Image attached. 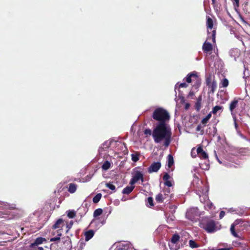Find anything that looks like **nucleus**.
Returning <instances> with one entry per match:
<instances>
[{
    "label": "nucleus",
    "instance_id": "4468645a",
    "mask_svg": "<svg viewBox=\"0 0 250 250\" xmlns=\"http://www.w3.org/2000/svg\"><path fill=\"white\" fill-rule=\"evenodd\" d=\"M207 85L210 88V91L212 93H213L217 87V83L215 81H213L212 82H210L209 79H208L207 80Z\"/></svg>",
    "mask_w": 250,
    "mask_h": 250
},
{
    "label": "nucleus",
    "instance_id": "ddd939ff",
    "mask_svg": "<svg viewBox=\"0 0 250 250\" xmlns=\"http://www.w3.org/2000/svg\"><path fill=\"white\" fill-rule=\"evenodd\" d=\"M208 192V190H207L205 194L203 196V198H204V201L205 202L206 200H207V203H206L205 205V208L206 209H211L212 207H213V204L211 202H210L209 201H208V195L206 194V193Z\"/></svg>",
    "mask_w": 250,
    "mask_h": 250
},
{
    "label": "nucleus",
    "instance_id": "7ed1b4c3",
    "mask_svg": "<svg viewBox=\"0 0 250 250\" xmlns=\"http://www.w3.org/2000/svg\"><path fill=\"white\" fill-rule=\"evenodd\" d=\"M207 25L208 28V40H211L213 42H215V34L216 31L215 30H213L211 33L209 32V30H211L213 28V21L210 18H208L207 21Z\"/></svg>",
    "mask_w": 250,
    "mask_h": 250
},
{
    "label": "nucleus",
    "instance_id": "412c9836",
    "mask_svg": "<svg viewBox=\"0 0 250 250\" xmlns=\"http://www.w3.org/2000/svg\"><path fill=\"white\" fill-rule=\"evenodd\" d=\"M238 104V100H234L232 101L229 104V110L231 113H234L233 110L236 108Z\"/></svg>",
    "mask_w": 250,
    "mask_h": 250
},
{
    "label": "nucleus",
    "instance_id": "13d9d810",
    "mask_svg": "<svg viewBox=\"0 0 250 250\" xmlns=\"http://www.w3.org/2000/svg\"><path fill=\"white\" fill-rule=\"evenodd\" d=\"M200 129V125H198L197 127V128H196V130L197 131L199 130Z\"/></svg>",
    "mask_w": 250,
    "mask_h": 250
},
{
    "label": "nucleus",
    "instance_id": "2eb2a0df",
    "mask_svg": "<svg viewBox=\"0 0 250 250\" xmlns=\"http://www.w3.org/2000/svg\"><path fill=\"white\" fill-rule=\"evenodd\" d=\"M169 175L168 173H166L163 176V180L165 181V185L167 186L168 188L172 186L171 182L169 180Z\"/></svg>",
    "mask_w": 250,
    "mask_h": 250
},
{
    "label": "nucleus",
    "instance_id": "49530a36",
    "mask_svg": "<svg viewBox=\"0 0 250 250\" xmlns=\"http://www.w3.org/2000/svg\"><path fill=\"white\" fill-rule=\"evenodd\" d=\"M231 114L234 121V123H236V117L235 114L234 113H231Z\"/></svg>",
    "mask_w": 250,
    "mask_h": 250
},
{
    "label": "nucleus",
    "instance_id": "5701e85b",
    "mask_svg": "<svg viewBox=\"0 0 250 250\" xmlns=\"http://www.w3.org/2000/svg\"><path fill=\"white\" fill-rule=\"evenodd\" d=\"M155 199L157 202L162 203L167 199V197L164 196L163 193H159L156 196Z\"/></svg>",
    "mask_w": 250,
    "mask_h": 250
},
{
    "label": "nucleus",
    "instance_id": "1a4fd4ad",
    "mask_svg": "<svg viewBox=\"0 0 250 250\" xmlns=\"http://www.w3.org/2000/svg\"><path fill=\"white\" fill-rule=\"evenodd\" d=\"M88 208L87 207V204H85L83 205L81 207H80L76 211V213L78 215H79L81 217L83 216L88 211Z\"/></svg>",
    "mask_w": 250,
    "mask_h": 250
},
{
    "label": "nucleus",
    "instance_id": "37998d69",
    "mask_svg": "<svg viewBox=\"0 0 250 250\" xmlns=\"http://www.w3.org/2000/svg\"><path fill=\"white\" fill-rule=\"evenodd\" d=\"M153 131H152L150 129H146L144 131V134L146 135H152Z\"/></svg>",
    "mask_w": 250,
    "mask_h": 250
},
{
    "label": "nucleus",
    "instance_id": "f03ea898",
    "mask_svg": "<svg viewBox=\"0 0 250 250\" xmlns=\"http://www.w3.org/2000/svg\"><path fill=\"white\" fill-rule=\"evenodd\" d=\"M200 226L208 233H213L218 229L216 226L215 221L207 218L202 220Z\"/></svg>",
    "mask_w": 250,
    "mask_h": 250
},
{
    "label": "nucleus",
    "instance_id": "8fccbe9b",
    "mask_svg": "<svg viewBox=\"0 0 250 250\" xmlns=\"http://www.w3.org/2000/svg\"><path fill=\"white\" fill-rule=\"evenodd\" d=\"M214 152H215V157H216V159H217V160L218 162L220 164H222V162H221V161L219 159V158H218V156H217V154H216V151H214Z\"/></svg>",
    "mask_w": 250,
    "mask_h": 250
},
{
    "label": "nucleus",
    "instance_id": "cd10ccee",
    "mask_svg": "<svg viewBox=\"0 0 250 250\" xmlns=\"http://www.w3.org/2000/svg\"><path fill=\"white\" fill-rule=\"evenodd\" d=\"M61 235H62V233L61 232V229H59L57 231V236L54 237L53 238H51L50 239V241L55 242L56 241L60 240V237L61 236Z\"/></svg>",
    "mask_w": 250,
    "mask_h": 250
},
{
    "label": "nucleus",
    "instance_id": "f704fd0d",
    "mask_svg": "<svg viewBox=\"0 0 250 250\" xmlns=\"http://www.w3.org/2000/svg\"><path fill=\"white\" fill-rule=\"evenodd\" d=\"M229 55L231 57H234L235 58V56H236L235 53L238 54V50L237 49H231L229 51Z\"/></svg>",
    "mask_w": 250,
    "mask_h": 250
},
{
    "label": "nucleus",
    "instance_id": "b1692460",
    "mask_svg": "<svg viewBox=\"0 0 250 250\" xmlns=\"http://www.w3.org/2000/svg\"><path fill=\"white\" fill-rule=\"evenodd\" d=\"M174 164V160L172 156L170 154H169L167 157V166L168 168L171 167Z\"/></svg>",
    "mask_w": 250,
    "mask_h": 250
},
{
    "label": "nucleus",
    "instance_id": "4be33fe9",
    "mask_svg": "<svg viewBox=\"0 0 250 250\" xmlns=\"http://www.w3.org/2000/svg\"><path fill=\"white\" fill-rule=\"evenodd\" d=\"M62 219H59L52 226V229H60V228H62V226L61 225L62 224Z\"/></svg>",
    "mask_w": 250,
    "mask_h": 250
},
{
    "label": "nucleus",
    "instance_id": "5fc2aeb1",
    "mask_svg": "<svg viewBox=\"0 0 250 250\" xmlns=\"http://www.w3.org/2000/svg\"><path fill=\"white\" fill-rule=\"evenodd\" d=\"M180 98L181 99V101H183L184 100V98L183 96H181L179 95Z\"/></svg>",
    "mask_w": 250,
    "mask_h": 250
},
{
    "label": "nucleus",
    "instance_id": "79ce46f5",
    "mask_svg": "<svg viewBox=\"0 0 250 250\" xmlns=\"http://www.w3.org/2000/svg\"><path fill=\"white\" fill-rule=\"evenodd\" d=\"M197 154V152H196V149L195 148H192L191 151V156L193 158L196 157Z\"/></svg>",
    "mask_w": 250,
    "mask_h": 250
},
{
    "label": "nucleus",
    "instance_id": "58836bf2",
    "mask_svg": "<svg viewBox=\"0 0 250 250\" xmlns=\"http://www.w3.org/2000/svg\"><path fill=\"white\" fill-rule=\"evenodd\" d=\"M131 159H132V161L134 162H137L139 159V155L137 153L132 154H131Z\"/></svg>",
    "mask_w": 250,
    "mask_h": 250
},
{
    "label": "nucleus",
    "instance_id": "e433bc0d",
    "mask_svg": "<svg viewBox=\"0 0 250 250\" xmlns=\"http://www.w3.org/2000/svg\"><path fill=\"white\" fill-rule=\"evenodd\" d=\"M221 84L222 87H226L229 84V81L228 79L224 78L222 81Z\"/></svg>",
    "mask_w": 250,
    "mask_h": 250
},
{
    "label": "nucleus",
    "instance_id": "bb28decb",
    "mask_svg": "<svg viewBox=\"0 0 250 250\" xmlns=\"http://www.w3.org/2000/svg\"><path fill=\"white\" fill-rule=\"evenodd\" d=\"M146 204L147 207H153L154 206L153 198L151 197H148L146 199Z\"/></svg>",
    "mask_w": 250,
    "mask_h": 250
},
{
    "label": "nucleus",
    "instance_id": "09e8293b",
    "mask_svg": "<svg viewBox=\"0 0 250 250\" xmlns=\"http://www.w3.org/2000/svg\"><path fill=\"white\" fill-rule=\"evenodd\" d=\"M200 167L203 169H208V165H205V166H203L202 165V166H201Z\"/></svg>",
    "mask_w": 250,
    "mask_h": 250
},
{
    "label": "nucleus",
    "instance_id": "c756f323",
    "mask_svg": "<svg viewBox=\"0 0 250 250\" xmlns=\"http://www.w3.org/2000/svg\"><path fill=\"white\" fill-rule=\"evenodd\" d=\"M179 235L177 234H174L171 239V242L173 244H175L179 240Z\"/></svg>",
    "mask_w": 250,
    "mask_h": 250
},
{
    "label": "nucleus",
    "instance_id": "0eeeda50",
    "mask_svg": "<svg viewBox=\"0 0 250 250\" xmlns=\"http://www.w3.org/2000/svg\"><path fill=\"white\" fill-rule=\"evenodd\" d=\"M161 164L159 162L153 163L148 168V172L150 173L157 172L161 168Z\"/></svg>",
    "mask_w": 250,
    "mask_h": 250
},
{
    "label": "nucleus",
    "instance_id": "4c0bfd02",
    "mask_svg": "<svg viewBox=\"0 0 250 250\" xmlns=\"http://www.w3.org/2000/svg\"><path fill=\"white\" fill-rule=\"evenodd\" d=\"M201 99H198L195 104V108L197 111H199L201 108Z\"/></svg>",
    "mask_w": 250,
    "mask_h": 250
},
{
    "label": "nucleus",
    "instance_id": "2f4dec72",
    "mask_svg": "<svg viewBox=\"0 0 250 250\" xmlns=\"http://www.w3.org/2000/svg\"><path fill=\"white\" fill-rule=\"evenodd\" d=\"M102 198V194L98 193L93 198V202L94 203H97L99 202L100 199Z\"/></svg>",
    "mask_w": 250,
    "mask_h": 250
},
{
    "label": "nucleus",
    "instance_id": "ea45409f",
    "mask_svg": "<svg viewBox=\"0 0 250 250\" xmlns=\"http://www.w3.org/2000/svg\"><path fill=\"white\" fill-rule=\"evenodd\" d=\"M170 190L169 188H166L163 191V195L164 196H165V197H167V199L169 198V194H170Z\"/></svg>",
    "mask_w": 250,
    "mask_h": 250
},
{
    "label": "nucleus",
    "instance_id": "9b49d317",
    "mask_svg": "<svg viewBox=\"0 0 250 250\" xmlns=\"http://www.w3.org/2000/svg\"><path fill=\"white\" fill-rule=\"evenodd\" d=\"M196 152H197V154L201 159H206L208 158V155L203 150L202 147H198L196 149Z\"/></svg>",
    "mask_w": 250,
    "mask_h": 250
},
{
    "label": "nucleus",
    "instance_id": "39448f33",
    "mask_svg": "<svg viewBox=\"0 0 250 250\" xmlns=\"http://www.w3.org/2000/svg\"><path fill=\"white\" fill-rule=\"evenodd\" d=\"M198 216V209L195 208H192L188 209L186 213V218L193 221L195 217Z\"/></svg>",
    "mask_w": 250,
    "mask_h": 250
},
{
    "label": "nucleus",
    "instance_id": "f8f14e48",
    "mask_svg": "<svg viewBox=\"0 0 250 250\" xmlns=\"http://www.w3.org/2000/svg\"><path fill=\"white\" fill-rule=\"evenodd\" d=\"M15 208V205L10 204L7 202L0 201V209H12Z\"/></svg>",
    "mask_w": 250,
    "mask_h": 250
},
{
    "label": "nucleus",
    "instance_id": "72a5a7b5",
    "mask_svg": "<svg viewBox=\"0 0 250 250\" xmlns=\"http://www.w3.org/2000/svg\"><path fill=\"white\" fill-rule=\"evenodd\" d=\"M103 213V209L102 208H97L96 209L93 213V216L94 217H96L101 215Z\"/></svg>",
    "mask_w": 250,
    "mask_h": 250
},
{
    "label": "nucleus",
    "instance_id": "bf43d9fd",
    "mask_svg": "<svg viewBox=\"0 0 250 250\" xmlns=\"http://www.w3.org/2000/svg\"><path fill=\"white\" fill-rule=\"evenodd\" d=\"M171 208H174V209L176 208V207L174 206H172L170 207Z\"/></svg>",
    "mask_w": 250,
    "mask_h": 250
},
{
    "label": "nucleus",
    "instance_id": "6ab92c4d",
    "mask_svg": "<svg viewBox=\"0 0 250 250\" xmlns=\"http://www.w3.org/2000/svg\"><path fill=\"white\" fill-rule=\"evenodd\" d=\"M134 188V186H133L132 185L130 186H127L123 189L122 193L124 194H129L132 191Z\"/></svg>",
    "mask_w": 250,
    "mask_h": 250
},
{
    "label": "nucleus",
    "instance_id": "052dcab7",
    "mask_svg": "<svg viewBox=\"0 0 250 250\" xmlns=\"http://www.w3.org/2000/svg\"><path fill=\"white\" fill-rule=\"evenodd\" d=\"M199 197H200V201H201V202H202V199H201V195H199Z\"/></svg>",
    "mask_w": 250,
    "mask_h": 250
},
{
    "label": "nucleus",
    "instance_id": "423d86ee",
    "mask_svg": "<svg viewBox=\"0 0 250 250\" xmlns=\"http://www.w3.org/2000/svg\"><path fill=\"white\" fill-rule=\"evenodd\" d=\"M139 180H141L142 182H144L143 173L140 171L137 170L135 171V173L130 180L129 184L131 185H133Z\"/></svg>",
    "mask_w": 250,
    "mask_h": 250
},
{
    "label": "nucleus",
    "instance_id": "393cba45",
    "mask_svg": "<svg viewBox=\"0 0 250 250\" xmlns=\"http://www.w3.org/2000/svg\"><path fill=\"white\" fill-rule=\"evenodd\" d=\"M187 86L188 84L185 83H182L180 84L178 83L175 85V91L176 92V91L179 90L180 88L187 87Z\"/></svg>",
    "mask_w": 250,
    "mask_h": 250
},
{
    "label": "nucleus",
    "instance_id": "9d476101",
    "mask_svg": "<svg viewBox=\"0 0 250 250\" xmlns=\"http://www.w3.org/2000/svg\"><path fill=\"white\" fill-rule=\"evenodd\" d=\"M44 242H46V239L44 238L41 237H38L35 239L33 243L30 244V247L31 248H34L39 245L42 244Z\"/></svg>",
    "mask_w": 250,
    "mask_h": 250
},
{
    "label": "nucleus",
    "instance_id": "a19ab883",
    "mask_svg": "<svg viewBox=\"0 0 250 250\" xmlns=\"http://www.w3.org/2000/svg\"><path fill=\"white\" fill-rule=\"evenodd\" d=\"M210 117H211V113H209L202 120V124H206L208 122L209 119L210 118Z\"/></svg>",
    "mask_w": 250,
    "mask_h": 250
},
{
    "label": "nucleus",
    "instance_id": "a211bd4d",
    "mask_svg": "<svg viewBox=\"0 0 250 250\" xmlns=\"http://www.w3.org/2000/svg\"><path fill=\"white\" fill-rule=\"evenodd\" d=\"M192 77L197 79L198 77L197 73L194 72L189 73L185 78L187 82H188V83H191Z\"/></svg>",
    "mask_w": 250,
    "mask_h": 250
},
{
    "label": "nucleus",
    "instance_id": "c9c22d12",
    "mask_svg": "<svg viewBox=\"0 0 250 250\" xmlns=\"http://www.w3.org/2000/svg\"><path fill=\"white\" fill-rule=\"evenodd\" d=\"M105 186L107 188H109L110 189L112 190V191H114V192L116 191V188L115 186L113 185L111 183H108L105 184Z\"/></svg>",
    "mask_w": 250,
    "mask_h": 250
},
{
    "label": "nucleus",
    "instance_id": "6e6d98bb",
    "mask_svg": "<svg viewBox=\"0 0 250 250\" xmlns=\"http://www.w3.org/2000/svg\"><path fill=\"white\" fill-rule=\"evenodd\" d=\"M189 106V104H186V109H188V108Z\"/></svg>",
    "mask_w": 250,
    "mask_h": 250
},
{
    "label": "nucleus",
    "instance_id": "a18cd8bd",
    "mask_svg": "<svg viewBox=\"0 0 250 250\" xmlns=\"http://www.w3.org/2000/svg\"><path fill=\"white\" fill-rule=\"evenodd\" d=\"M225 215V212L224 211H221L219 214V218L222 219Z\"/></svg>",
    "mask_w": 250,
    "mask_h": 250
},
{
    "label": "nucleus",
    "instance_id": "aec40b11",
    "mask_svg": "<svg viewBox=\"0 0 250 250\" xmlns=\"http://www.w3.org/2000/svg\"><path fill=\"white\" fill-rule=\"evenodd\" d=\"M77 186L76 184L70 183L68 185V191L71 193H74L77 189Z\"/></svg>",
    "mask_w": 250,
    "mask_h": 250
},
{
    "label": "nucleus",
    "instance_id": "e2e57ef3",
    "mask_svg": "<svg viewBox=\"0 0 250 250\" xmlns=\"http://www.w3.org/2000/svg\"><path fill=\"white\" fill-rule=\"evenodd\" d=\"M104 223H105V221H104L102 222V224L103 225V224H104Z\"/></svg>",
    "mask_w": 250,
    "mask_h": 250
},
{
    "label": "nucleus",
    "instance_id": "f3484780",
    "mask_svg": "<svg viewBox=\"0 0 250 250\" xmlns=\"http://www.w3.org/2000/svg\"><path fill=\"white\" fill-rule=\"evenodd\" d=\"M94 232L93 230L90 229L86 231L84 233L85 240L86 241H89L94 236Z\"/></svg>",
    "mask_w": 250,
    "mask_h": 250
},
{
    "label": "nucleus",
    "instance_id": "f257e3e1",
    "mask_svg": "<svg viewBox=\"0 0 250 250\" xmlns=\"http://www.w3.org/2000/svg\"><path fill=\"white\" fill-rule=\"evenodd\" d=\"M152 118L158 121L153 130L154 142L167 147L172 140L171 129L167 124L170 118L168 112L162 107H158L154 111Z\"/></svg>",
    "mask_w": 250,
    "mask_h": 250
},
{
    "label": "nucleus",
    "instance_id": "a878e982",
    "mask_svg": "<svg viewBox=\"0 0 250 250\" xmlns=\"http://www.w3.org/2000/svg\"><path fill=\"white\" fill-rule=\"evenodd\" d=\"M110 163L108 161H106L103 164L102 168L104 170H107L110 168Z\"/></svg>",
    "mask_w": 250,
    "mask_h": 250
},
{
    "label": "nucleus",
    "instance_id": "4d7b16f0",
    "mask_svg": "<svg viewBox=\"0 0 250 250\" xmlns=\"http://www.w3.org/2000/svg\"><path fill=\"white\" fill-rule=\"evenodd\" d=\"M38 250H43V248L42 247H38Z\"/></svg>",
    "mask_w": 250,
    "mask_h": 250
},
{
    "label": "nucleus",
    "instance_id": "c85d7f7f",
    "mask_svg": "<svg viewBox=\"0 0 250 250\" xmlns=\"http://www.w3.org/2000/svg\"><path fill=\"white\" fill-rule=\"evenodd\" d=\"M67 215L69 218H73L77 214L76 211L74 210H69L67 211Z\"/></svg>",
    "mask_w": 250,
    "mask_h": 250
},
{
    "label": "nucleus",
    "instance_id": "6e6552de",
    "mask_svg": "<svg viewBox=\"0 0 250 250\" xmlns=\"http://www.w3.org/2000/svg\"><path fill=\"white\" fill-rule=\"evenodd\" d=\"M131 246V244L127 241L119 243L116 246V250H128Z\"/></svg>",
    "mask_w": 250,
    "mask_h": 250
},
{
    "label": "nucleus",
    "instance_id": "c03bdc74",
    "mask_svg": "<svg viewBox=\"0 0 250 250\" xmlns=\"http://www.w3.org/2000/svg\"><path fill=\"white\" fill-rule=\"evenodd\" d=\"M73 224V222L72 221H71L70 223L67 225L66 228H67V231L72 227V225Z\"/></svg>",
    "mask_w": 250,
    "mask_h": 250
},
{
    "label": "nucleus",
    "instance_id": "864d4df0",
    "mask_svg": "<svg viewBox=\"0 0 250 250\" xmlns=\"http://www.w3.org/2000/svg\"><path fill=\"white\" fill-rule=\"evenodd\" d=\"M91 176H86V181H89L91 179Z\"/></svg>",
    "mask_w": 250,
    "mask_h": 250
},
{
    "label": "nucleus",
    "instance_id": "603ef678",
    "mask_svg": "<svg viewBox=\"0 0 250 250\" xmlns=\"http://www.w3.org/2000/svg\"><path fill=\"white\" fill-rule=\"evenodd\" d=\"M234 124L235 128L237 130L238 127V125H237V123H234Z\"/></svg>",
    "mask_w": 250,
    "mask_h": 250
},
{
    "label": "nucleus",
    "instance_id": "680f3d73",
    "mask_svg": "<svg viewBox=\"0 0 250 250\" xmlns=\"http://www.w3.org/2000/svg\"><path fill=\"white\" fill-rule=\"evenodd\" d=\"M212 3H214V2H215V0H212Z\"/></svg>",
    "mask_w": 250,
    "mask_h": 250
},
{
    "label": "nucleus",
    "instance_id": "7c9ffc66",
    "mask_svg": "<svg viewBox=\"0 0 250 250\" xmlns=\"http://www.w3.org/2000/svg\"><path fill=\"white\" fill-rule=\"evenodd\" d=\"M189 247L192 249L197 248L199 247V245H198L194 240H190L189 241Z\"/></svg>",
    "mask_w": 250,
    "mask_h": 250
},
{
    "label": "nucleus",
    "instance_id": "3c124183",
    "mask_svg": "<svg viewBox=\"0 0 250 250\" xmlns=\"http://www.w3.org/2000/svg\"><path fill=\"white\" fill-rule=\"evenodd\" d=\"M234 1L235 2V3H236V4L237 5V6H238L239 0H234Z\"/></svg>",
    "mask_w": 250,
    "mask_h": 250
},
{
    "label": "nucleus",
    "instance_id": "dca6fc26",
    "mask_svg": "<svg viewBox=\"0 0 250 250\" xmlns=\"http://www.w3.org/2000/svg\"><path fill=\"white\" fill-rule=\"evenodd\" d=\"M212 49V44L209 42H205L203 45V50L204 52H209Z\"/></svg>",
    "mask_w": 250,
    "mask_h": 250
},
{
    "label": "nucleus",
    "instance_id": "20e7f679",
    "mask_svg": "<svg viewBox=\"0 0 250 250\" xmlns=\"http://www.w3.org/2000/svg\"><path fill=\"white\" fill-rule=\"evenodd\" d=\"M244 221L242 219H237L233 223H232L230 227V232L231 234L235 237H238V235L236 233L235 230H238L239 229L240 227L242 225Z\"/></svg>",
    "mask_w": 250,
    "mask_h": 250
},
{
    "label": "nucleus",
    "instance_id": "473e14b6",
    "mask_svg": "<svg viewBox=\"0 0 250 250\" xmlns=\"http://www.w3.org/2000/svg\"><path fill=\"white\" fill-rule=\"evenodd\" d=\"M222 108V106L216 105L213 107L211 113L214 114H216L219 111L221 110Z\"/></svg>",
    "mask_w": 250,
    "mask_h": 250
},
{
    "label": "nucleus",
    "instance_id": "de8ad7c7",
    "mask_svg": "<svg viewBox=\"0 0 250 250\" xmlns=\"http://www.w3.org/2000/svg\"><path fill=\"white\" fill-rule=\"evenodd\" d=\"M210 250H229V249L228 248H222V249H212Z\"/></svg>",
    "mask_w": 250,
    "mask_h": 250
}]
</instances>
